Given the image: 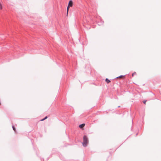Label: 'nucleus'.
Listing matches in <instances>:
<instances>
[{
	"label": "nucleus",
	"instance_id": "nucleus-1",
	"mask_svg": "<svg viewBox=\"0 0 161 161\" xmlns=\"http://www.w3.org/2000/svg\"><path fill=\"white\" fill-rule=\"evenodd\" d=\"M88 143V139L86 136H85L83 137V141L82 143V145L84 147H86L87 146Z\"/></svg>",
	"mask_w": 161,
	"mask_h": 161
},
{
	"label": "nucleus",
	"instance_id": "nucleus-2",
	"mask_svg": "<svg viewBox=\"0 0 161 161\" xmlns=\"http://www.w3.org/2000/svg\"><path fill=\"white\" fill-rule=\"evenodd\" d=\"M73 4V1L72 0H69V3H68V7H67V15H68V14L69 8V7H71L72 6Z\"/></svg>",
	"mask_w": 161,
	"mask_h": 161
},
{
	"label": "nucleus",
	"instance_id": "nucleus-3",
	"mask_svg": "<svg viewBox=\"0 0 161 161\" xmlns=\"http://www.w3.org/2000/svg\"><path fill=\"white\" fill-rule=\"evenodd\" d=\"M47 118V116H45L44 118H43V119H41V120H40V121H44V120H45Z\"/></svg>",
	"mask_w": 161,
	"mask_h": 161
},
{
	"label": "nucleus",
	"instance_id": "nucleus-4",
	"mask_svg": "<svg viewBox=\"0 0 161 161\" xmlns=\"http://www.w3.org/2000/svg\"><path fill=\"white\" fill-rule=\"evenodd\" d=\"M105 81L108 83H109L110 82V81L108 80V78H106L105 80Z\"/></svg>",
	"mask_w": 161,
	"mask_h": 161
},
{
	"label": "nucleus",
	"instance_id": "nucleus-5",
	"mask_svg": "<svg viewBox=\"0 0 161 161\" xmlns=\"http://www.w3.org/2000/svg\"><path fill=\"white\" fill-rule=\"evenodd\" d=\"M12 129H13V130L15 131V132L16 131V129H15V127H14V125H12Z\"/></svg>",
	"mask_w": 161,
	"mask_h": 161
},
{
	"label": "nucleus",
	"instance_id": "nucleus-6",
	"mask_svg": "<svg viewBox=\"0 0 161 161\" xmlns=\"http://www.w3.org/2000/svg\"><path fill=\"white\" fill-rule=\"evenodd\" d=\"M123 77H124V76H123V75H120V76H119V77H117V78H123Z\"/></svg>",
	"mask_w": 161,
	"mask_h": 161
},
{
	"label": "nucleus",
	"instance_id": "nucleus-7",
	"mask_svg": "<svg viewBox=\"0 0 161 161\" xmlns=\"http://www.w3.org/2000/svg\"><path fill=\"white\" fill-rule=\"evenodd\" d=\"M85 125V124H81V128H83Z\"/></svg>",
	"mask_w": 161,
	"mask_h": 161
},
{
	"label": "nucleus",
	"instance_id": "nucleus-8",
	"mask_svg": "<svg viewBox=\"0 0 161 161\" xmlns=\"http://www.w3.org/2000/svg\"><path fill=\"white\" fill-rule=\"evenodd\" d=\"M143 103H144V104H146V100H144L143 101Z\"/></svg>",
	"mask_w": 161,
	"mask_h": 161
},
{
	"label": "nucleus",
	"instance_id": "nucleus-9",
	"mask_svg": "<svg viewBox=\"0 0 161 161\" xmlns=\"http://www.w3.org/2000/svg\"><path fill=\"white\" fill-rule=\"evenodd\" d=\"M0 9H2V5H1V3H0Z\"/></svg>",
	"mask_w": 161,
	"mask_h": 161
},
{
	"label": "nucleus",
	"instance_id": "nucleus-10",
	"mask_svg": "<svg viewBox=\"0 0 161 161\" xmlns=\"http://www.w3.org/2000/svg\"><path fill=\"white\" fill-rule=\"evenodd\" d=\"M79 127L80 128V125H79Z\"/></svg>",
	"mask_w": 161,
	"mask_h": 161
},
{
	"label": "nucleus",
	"instance_id": "nucleus-11",
	"mask_svg": "<svg viewBox=\"0 0 161 161\" xmlns=\"http://www.w3.org/2000/svg\"><path fill=\"white\" fill-rule=\"evenodd\" d=\"M80 38H79V41H80Z\"/></svg>",
	"mask_w": 161,
	"mask_h": 161
}]
</instances>
